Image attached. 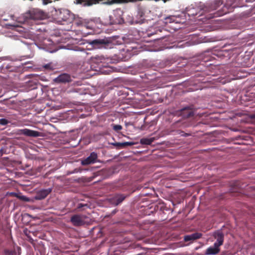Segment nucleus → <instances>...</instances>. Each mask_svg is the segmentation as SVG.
Listing matches in <instances>:
<instances>
[{
    "label": "nucleus",
    "instance_id": "f257e3e1",
    "mask_svg": "<svg viewBox=\"0 0 255 255\" xmlns=\"http://www.w3.org/2000/svg\"><path fill=\"white\" fill-rule=\"evenodd\" d=\"M89 43L94 48H112L113 44L111 40L108 39H98L91 40Z\"/></svg>",
    "mask_w": 255,
    "mask_h": 255
},
{
    "label": "nucleus",
    "instance_id": "f03ea898",
    "mask_svg": "<svg viewBox=\"0 0 255 255\" xmlns=\"http://www.w3.org/2000/svg\"><path fill=\"white\" fill-rule=\"evenodd\" d=\"M223 4V0H214L206 3L203 5L202 9L206 12H211L217 10Z\"/></svg>",
    "mask_w": 255,
    "mask_h": 255
},
{
    "label": "nucleus",
    "instance_id": "7ed1b4c3",
    "mask_svg": "<svg viewBox=\"0 0 255 255\" xmlns=\"http://www.w3.org/2000/svg\"><path fill=\"white\" fill-rule=\"evenodd\" d=\"M87 218V217L85 215L75 214L71 216L70 218V222L74 226H82L86 224V222L85 220Z\"/></svg>",
    "mask_w": 255,
    "mask_h": 255
},
{
    "label": "nucleus",
    "instance_id": "20e7f679",
    "mask_svg": "<svg viewBox=\"0 0 255 255\" xmlns=\"http://www.w3.org/2000/svg\"><path fill=\"white\" fill-rule=\"evenodd\" d=\"M26 15V17L31 19H42L45 16L43 11L37 9L30 10Z\"/></svg>",
    "mask_w": 255,
    "mask_h": 255
},
{
    "label": "nucleus",
    "instance_id": "39448f33",
    "mask_svg": "<svg viewBox=\"0 0 255 255\" xmlns=\"http://www.w3.org/2000/svg\"><path fill=\"white\" fill-rule=\"evenodd\" d=\"M195 112V109L191 106L182 109L180 111V115L183 118L186 119L194 117Z\"/></svg>",
    "mask_w": 255,
    "mask_h": 255
},
{
    "label": "nucleus",
    "instance_id": "423d86ee",
    "mask_svg": "<svg viewBox=\"0 0 255 255\" xmlns=\"http://www.w3.org/2000/svg\"><path fill=\"white\" fill-rule=\"evenodd\" d=\"M97 162H99L97 153L95 152H92L88 157L82 160L81 164L82 165L86 166L94 164Z\"/></svg>",
    "mask_w": 255,
    "mask_h": 255
},
{
    "label": "nucleus",
    "instance_id": "0eeeda50",
    "mask_svg": "<svg viewBox=\"0 0 255 255\" xmlns=\"http://www.w3.org/2000/svg\"><path fill=\"white\" fill-rule=\"evenodd\" d=\"M57 18L62 21H67L70 17L69 10L66 9H60L56 11Z\"/></svg>",
    "mask_w": 255,
    "mask_h": 255
},
{
    "label": "nucleus",
    "instance_id": "6e6552de",
    "mask_svg": "<svg viewBox=\"0 0 255 255\" xmlns=\"http://www.w3.org/2000/svg\"><path fill=\"white\" fill-rule=\"evenodd\" d=\"M213 236L216 240V242L214 243L215 244V246L220 247L223 244L224 234L221 230L215 231L213 233Z\"/></svg>",
    "mask_w": 255,
    "mask_h": 255
},
{
    "label": "nucleus",
    "instance_id": "1a4fd4ad",
    "mask_svg": "<svg viewBox=\"0 0 255 255\" xmlns=\"http://www.w3.org/2000/svg\"><path fill=\"white\" fill-rule=\"evenodd\" d=\"M18 131L19 134L29 137H38L40 135V133L39 132L27 128L19 129Z\"/></svg>",
    "mask_w": 255,
    "mask_h": 255
},
{
    "label": "nucleus",
    "instance_id": "9d476101",
    "mask_svg": "<svg viewBox=\"0 0 255 255\" xmlns=\"http://www.w3.org/2000/svg\"><path fill=\"white\" fill-rule=\"evenodd\" d=\"M52 191V189L49 188L46 189H42L38 191L35 197L34 198L36 200H41L44 198H45L48 194H49Z\"/></svg>",
    "mask_w": 255,
    "mask_h": 255
},
{
    "label": "nucleus",
    "instance_id": "9b49d317",
    "mask_svg": "<svg viewBox=\"0 0 255 255\" xmlns=\"http://www.w3.org/2000/svg\"><path fill=\"white\" fill-rule=\"evenodd\" d=\"M71 77L69 74L64 73L59 75L54 79V81L57 83H66L71 82Z\"/></svg>",
    "mask_w": 255,
    "mask_h": 255
},
{
    "label": "nucleus",
    "instance_id": "f8f14e48",
    "mask_svg": "<svg viewBox=\"0 0 255 255\" xmlns=\"http://www.w3.org/2000/svg\"><path fill=\"white\" fill-rule=\"evenodd\" d=\"M110 24H117L122 23L124 20L121 17V15L119 13V11H116L114 12L113 15L110 16Z\"/></svg>",
    "mask_w": 255,
    "mask_h": 255
},
{
    "label": "nucleus",
    "instance_id": "ddd939ff",
    "mask_svg": "<svg viewBox=\"0 0 255 255\" xmlns=\"http://www.w3.org/2000/svg\"><path fill=\"white\" fill-rule=\"evenodd\" d=\"M126 196L124 194H116L113 197L110 199L111 202L117 206L121 203L126 198Z\"/></svg>",
    "mask_w": 255,
    "mask_h": 255
},
{
    "label": "nucleus",
    "instance_id": "4468645a",
    "mask_svg": "<svg viewBox=\"0 0 255 255\" xmlns=\"http://www.w3.org/2000/svg\"><path fill=\"white\" fill-rule=\"evenodd\" d=\"M202 236V234L198 232L193 233L191 235H186L184 237V240L185 242L193 241L197 239L201 238Z\"/></svg>",
    "mask_w": 255,
    "mask_h": 255
},
{
    "label": "nucleus",
    "instance_id": "2eb2a0df",
    "mask_svg": "<svg viewBox=\"0 0 255 255\" xmlns=\"http://www.w3.org/2000/svg\"><path fill=\"white\" fill-rule=\"evenodd\" d=\"M220 251V247L216 246L215 244H214L213 247H210L206 250L205 254L207 255H214L218 254Z\"/></svg>",
    "mask_w": 255,
    "mask_h": 255
},
{
    "label": "nucleus",
    "instance_id": "dca6fc26",
    "mask_svg": "<svg viewBox=\"0 0 255 255\" xmlns=\"http://www.w3.org/2000/svg\"><path fill=\"white\" fill-rule=\"evenodd\" d=\"M227 12L226 11H225L223 9H220L216 12L211 13L210 14L211 16L210 17V18H214V17L221 16L224 15Z\"/></svg>",
    "mask_w": 255,
    "mask_h": 255
},
{
    "label": "nucleus",
    "instance_id": "f3484780",
    "mask_svg": "<svg viewBox=\"0 0 255 255\" xmlns=\"http://www.w3.org/2000/svg\"><path fill=\"white\" fill-rule=\"evenodd\" d=\"M155 140L154 137L143 138L140 139V143L142 144L150 145Z\"/></svg>",
    "mask_w": 255,
    "mask_h": 255
},
{
    "label": "nucleus",
    "instance_id": "a211bd4d",
    "mask_svg": "<svg viewBox=\"0 0 255 255\" xmlns=\"http://www.w3.org/2000/svg\"><path fill=\"white\" fill-rule=\"evenodd\" d=\"M134 144V143L132 142H117L114 144V145L116 146L120 147L121 148H124L128 146H131Z\"/></svg>",
    "mask_w": 255,
    "mask_h": 255
},
{
    "label": "nucleus",
    "instance_id": "6ab92c4d",
    "mask_svg": "<svg viewBox=\"0 0 255 255\" xmlns=\"http://www.w3.org/2000/svg\"><path fill=\"white\" fill-rule=\"evenodd\" d=\"M162 32V30L159 29V28H158L157 29L155 30V29H154V31H152V32H150V31H149L147 33V36L148 37H150L152 35H155V34H158V33L159 32Z\"/></svg>",
    "mask_w": 255,
    "mask_h": 255
},
{
    "label": "nucleus",
    "instance_id": "aec40b11",
    "mask_svg": "<svg viewBox=\"0 0 255 255\" xmlns=\"http://www.w3.org/2000/svg\"><path fill=\"white\" fill-rule=\"evenodd\" d=\"M4 253L5 255H17V253L14 250L5 249L4 251Z\"/></svg>",
    "mask_w": 255,
    "mask_h": 255
},
{
    "label": "nucleus",
    "instance_id": "412c9836",
    "mask_svg": "<svg viewBox=\"0 0 255 255\" xmlns=\"http://www.w3.org/2000/svg\"><path fill=\"white\" fill-rule=\"evenodd\" d=\"M112 127L113 129L117 132H119L123 128L122 126L120 125H112Z\"/></svg>",
    "mask_w": 255,
    "mask_h": 255
},
{
    "label": "nucleus",
    "instance_id": "4be33fe9",
    "mask_svg": "<svg viewBox=\"0 0 255 255\" xmlns=\"http://www.w3.org/2000/svg\"><path fill=\"white\" fill-rule=\"evenodd\" d=\"M9 122L5 119H0V124L3 126L7 125Z\"/></svg>",
    "mask_w": 255,
    "mask_h": 255
},
{
    "label": "nucleus",
    "instance_id": "5701e85b",
    "mask_svg": "<svg viewBox=\"0 0 255 255\" xmlns=\"http://www.w3.org/2000/svg\"><path fill=\"white\" fill-rule=\"evenodd\" d=\"M174 17H167L165 19V20H166V21L165 22L167 23L168 21H169V22H171L174 21Z\"/></svg>",
    "mask_w": 255,
    "mask_h": 255
},
{
    "label": "nucleus",
    "instance_id": "b1692460",
    "mask_svg": "<svg viewBox=\"0 0 255 255\" xmlns=\"http://www.w3.org/2000/svg\"><path fill=\"white\" fill-rule=\"evenodd\" d=\"M85 206H88V205L87 204H82V203H80V204H79L78 205L77 209H80L81 208H82V207H85Z\"/></svg>",
    "mask_w": 255,
    "mask_h": 255
},
{
    "label": "nucleus",
    "instance_id": "393cba45",
    "mask_svg": "<svg viewBox=\"0 0 255 255\" xmlns=\"http://www.w3.org/2000/svg\"><path fill=\"white\" fill-rule=\"evenodd\" d=\"M20 198L26 201H28V199L25 196H21Z\"/></svg>",
    "mask_w": 255,
    "mask_h": 255
},
{
    "label": "nucleus",
    "instance_id": "a878e982",
    "mask_svg": "<svg viewBox=\"0 0 255 255\" xmlns=\"http://www.w3.org/2000/svg\"><path fill=\"white\" fill-rule=\"evenodd\" d=\"M163 38H164L163 36H158V37H156L154 39L155 40H159V39H163Z\"/></svg>",
    "mask_w": 255,
    "mask_h": 255
},
{
    "label": "nucleus",
    "instance_id": "bb28decb",
    "mask_svg": "<svg viewBox=\"0 0 255 255\" xmlns=\"http://www.w3.org/2000/svg\"><path fill=\"white\" fill-rule=\"evenodd\" d=\"M50 65L49 64H46L44 66L45 68L48 69L49 68Z\"/></svg>",
    "mask_w": 255,
    "mask_h": 255
},
{
    "label": "nucleus",
    "instance_id": "cd10ccee",
    "mask_svg": "<svg viewBox=\"0 0 255 255\" xmlns=\"http://www.w3.org/2000/svg\"><path fill=\"white\" fill-rule=\"evenodd\" d=\"M181 122V121L178 120V121L176 123V124L177 125H179Z\"/></svg>",
    "mask_w": 255,
    "mask_h": 255
},
{
    "label": "nucleus",
    "instance_id": "c85d7f7f",
    "mask_svg": "<svg viewBox=\"0 0 255 255\" xmlns=\"http://www.w3.org/2000/svg\"><path fill=\"white\" fill-rule=\"evenodd\" d=\"M0 153L1 155H2V154H3V149H1L0 150Z\"/></svg>",
    "mask_w": 255,
    "mask_h": 255
}]
</instances>
